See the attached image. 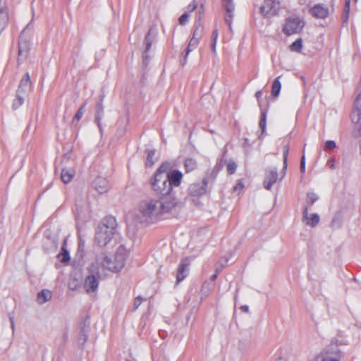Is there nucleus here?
Returning a JSON list of instances; mask_svg holds the SVG:
<instances>
[{
    "label": "nucleus",
    "instance_id": "nucleus-1",
    "mask_svg": "<svg viewBox=\"0 0 361 361\" xmlns=\"http://www.w3.org/2000/svg\"><path fill=\"white\" fill-rule=\"evenodd\" d=\"M139 212L141 214L140 217H135L134 219L128 220L127 232L130 238H134L136 234L137 228L133 221L142 223H152L157 221L161 216L159 204V199L147 198L142 200L139 206Z\"/></svg>",
    "mask_w": 361,
    "mask_h": 361
},
{
    "label": "nucleus",
    "instance_id": "nucleus-2",
    "mask_svg": "<svg viewBox=\"0 0 361 361\" xmlns=\"http://www.w3.org/2000/svg\"><path fill=\"white\" fill-rule=\"evenodd\" d=\"M116 221L113 216L104 218L96 231L95 243L102 247L107 245L116 233Z\"/></svg>",
    "mask_w": 361,
    "mask_h": 361
},
{
    "label": "nucleus",
    "instance_id": "nucleus-3",
    "mask_svg": "<svg viewBox=\"0 0 361 361\" xmlns=\"http://www.w3.org/2000/svg\"><path fill=\"white\" fill-rule=\"evenodd\" d=\"M128 255V251L124 246L121 245L117 248L114 258L104 257L102 264L111 271H119L123 268Z\"/></svg>",
    "mask_w": 361,
    "mask_h": 361
},
{
    "label": "nucleus",
    "instance_id": "nucleus-4",
    "mask_svg": "<svg viewBox=\"0 0 361 361\" xmlns=\"http://www.w3.org/2000/svg\"><path fill=\"white\" fill-rule=\"evenodd\" d=\"M341 351L338 340L333 338L329 345L322 349L314 358L313 361H341Z\"/></svg>",
    "mask_w": 361,
    "mask_h": 361
},
{
    "label": "nucleus",
    "instance_id": "nucleus-5",
    "mask_svg": "<svg viewBox=\"0 0 361 361\" xmlns=\"http://www.w3.org/2000/svg\"><path fill=\"white\" fill-rule=\"evenodd\" d=\"M89 274L85 277L83 287L87 293H96L101 278L99 263H92L88 268Z\"/></svg>",
    "mask_w": 361,
    "mask_h": 361
},
{
    "label": "nucleus",
    "instance_id": "nucleus-6",
    "mask_svg": "<svg viewBox=\"0 0 361 361\" xmlns=\"http://www.w3.org/2000/svg\"><path fill=\"white\" fill-rule=\"evenodd\" d=\"M152 189L158 192L166 195L171 192L169 178L166 174H159L155 173L153 180L151 183Z\"/></svg>",
    "mask_w": 361,
    "mask_h": 361
},
{
    "label": "nucleus",
    "instance_id": "nucleus-7",
    "mask_svg": "<svg viewBox=\"0 0 361 361\" xmlns=\"http://www.w3.org/2000/svg\"><path fill=\"white\" fill-rule=\"evenodd\" d=\"M159 204L162 215L174 209L178 204V201L171 192L170 193H166V195L161 194V198L159 199Z\"/></svg>",
    "mask_w": 361,
    "mask_h": 361
},
{
    "label": "nucleus",
    "instance_id": "nucleus-8",
    "mask_svg": "<svg viewBox=\"0 0 361 361\" xmlns=\"http://www.w3.org/2000/svg\"><path fill=\"white\" fill-rule=\"evenodd\" d=\"M280 10L278 0H265L260 7L261 13L266 18L276 16Z\"/></svg>",
    "mask_w": 361,
    "mask_h": 361
},
{
    "label": "nucleus",
    "instance_id": "nucleus-9",
    "mask_svg": "<svg viewBox=\"0 0 361 361\" xmlns=\"http://www.w3.org/2000/svg\"><path fill=\"white\" fill-rule=\"evenodd\" d=\"M304 23L298 18H288L284 25L283 32L287 35H290L299 32L302 30Z\"/></svg>",
    "mask_w": 361,
    "mask_h": 361
},
{
    "label": "nucleus",
    "instance_id": "nucleus-10",
    "mask_svg": "<svg viewBox=\"0 0 361 361\" xmlns=\"http://www.w3.org/2000/svg\"><path fill=\"white\" fill-rule=\"evenodd\" d=\"M208 180L204 178L202 181L195 182L189 185L188 195L191 197H199L206 192Z\"/></svg>",
    "mask_w": 361,
    "mask_h": 361
},
{
    "label": "nucleus",
    "instance_id": "nucleus-11",
    "mask_svg": "<svg viewBox=\"0 0 361 361\" xmlns=\"http://www.w3.org/2000/svg\"><path fill=\"white\" fill-rule=\"evenodd\" d=\"M319 216L316 213H313L309 215L307 207L304 206L302 221L305 224V225L310 227H314L319 224Z\"/></svg>",
    "mask_w": 361,
    "mask_h": 361
},
{
    "label": "nucleus",
    "instance_id": "nucleus-12",
    "mask_svg": "<svg viewBox=\"0 0 361 361\" xmlns=\"http://www.w3.org/2000/svg\"><path fill=\"white\" fill-rule=\"evenodd\" d=\"M279 174L276 169H270L267 170L264 180V187L270 190L272 185L278 180Z\"/></svg>",
    "mask_w": 361,
    "mask_h": 361
},
{
    "label": "nucleus",
    "instance_id": "nucleus-13",
    "mask_svg": "<svg viewBox=\"0 0 361 361\" xmlns=\"http://www.w3.org/2000/svg\"><path fill=\"white\" fill-rule=\"evenodd\" d=\"M310 13L317 18L324 19L329 15V8L323 4H318L310 9Z\"/></svg>",
    "mask_w": 361,
    "mask_h": 361
},
{
    "label": "nucleus",
    "instance_id": "nucleus-14",
    "mask_svg": "<svg viewBox=\"0 0 361 361\" xmlns=\"http://www.w3.org/2000/svg\"><path fill=\"white\" fill-rule=\"evenodd\" d=\"M167 177L169 178V183L170 184L171 190H173V187H178L180 185L183 173L178 170H172L169 173H167Z\"/></svg>",
    "mask_w": 361,
    "mask_h": 361
},
{
    "label": "nucleus",
    "instance_id": "nucleus-15",
    "mask_svg": "<svg viewBox=\"0 0 361 361\" xmlns=\"http://www.w3.org/2000/svg\"><path fill=\"white\" fill-rule=\"evenodd\" d=\"M9 20L8 11L6 3L0 0V34L7 26Z\"/></svg>",
    "mask_w": 361,
    "mask_h": 361
},
{
    "label": "nucleus",
    "instance_id": "nucleus-16",
    "mask_svg": "<svg viewBox=\"0 0 361 361\" xmlns=\"http://www.w3.org/2000/svg\"><path fill=\"white\" fill-rule=\"evenodd\" d=\"M222 3L226 12L225 22L228 25L229 28L231 29L232 18L233 17V13L235 10L233 0H222Z\"/></svg>",
    "mask_w": 361,
    "mask_h": 361
},
{
    "label": "nucleus",
    "instance_id": "nucleus-17",
    "mask_svg": "<svg viewBox=\"0 0 361 361\" xmlns=\"http://www.w3.org/2000/svg\"><path fill=\"white\" fill-rule=\"evenodd\" d=\"M31 89L30 75L26 73L21 78L16 93L26 95Z\"/></svg>",
    "mask_w": 361,
    "mask_h": 361
},
{
    "label": "nucleus",
    "instance_id": "nucleus-18",
    "mask_svg": "<svg viewBox=\"0 0 361 361\" xmlns=\"http://www.w3.org/2000/svg\"><path fill=\"white\" fill-rule=\"evenodd\" d=\"M25 30H23L20 36L18 42V60L20 57H25L29 51V42L25 38Z\"/></svg>",
    "mask_w": 361,
    "mask_h": 361
},
{
    "label": "nucleus",
    "instance_id": "nucleus-19",
    "mask_svg": "<svg viewBox=\"0 0 361 361\" xmlns=\"http://www.w3.org/2000/svg\"><path fill=\"white\" fill-rule=\"evenodd\" d=\"M94 189L100 194L104 193L110 188L109 180L103 177H97L93 183Z\"/></svg>",
    "mask_w": 361,
    "mask_h": 361
},
{
    "label": "nucleus",
    "instance_id": "nucleus-20",
    "mask_svg": "<svg viewBox=\"0 0 361 361\" xmlns=\"http://www.w3.org/2000/svg\"><path fill=\"white\" fill-rule=\"evenodd\" d=\"M103 97L101 98L100 102H99L96 105V113H95V122L97 123L100 132H102V119L104 116V106L102 104Z\"/></svg>",
    "mask_w": 361,
    "mask_h": 361
},
{
    "label": "nucleus",
    "instance_id": "nucleus-21",
    "mask_svg": "<svg viewBox=\"0 0 361 361\" xmlns=\"http://www.w3.org/2000/svg\"><path fill=\"white\" fill-rule=\"evenodd\" d=\"M52 298V293L48 289H43L37 293V302L39 305H43L49 301Z\"/></svg>",
    "mask_w": 361,
    "mask_h": 361
},
{
    "label": "nucleus",
    "instance_id": "nucleus-22",
    "mask_svg": "<svg viewBox=\"0 0 361 361\" xmlns=\"http://www.w3.org/2000/svg\"><path fill=\"white\" fill-rule=\"evenodd\" d=\"M188 264L183 262L180 264L176 275L177 283L182 281L186 277L188 272Z\"/></svg>",
    "mask_w": 361,
    "mask_h": 361
},
{
    "label": "nucleus",
    "instance_id": "nucleus-23",
    "mask_svg": "<svg viewBox=\"0 0 361 361\" xmlns=\"http://www.w3.org/2000/svg\"><path fill=\"white\" fill-rule=\"evenodd\" d=\"M75 176V170L72 168L63 169L61 171V178L64 183H70Z\"/></svg>",
    "mask_w": 361,
    "mask_h": 361
},
{
    "label": "nucleus",
    "instance_id": "nucleus-24",
    "mask_svg": "<svg viewBox=\"0 0 361 361\" xmlns=\"http://www.w3.org/2000/svg\"><path fill=\"white\" fill-rule=\"evenodd\" d=\"M197 166V163L195 159L192 158H187L185 159L184 167L187 173L194 171Z\"/></svg>",
    "mask_w": 361,
    "mask_h": 361
},
{
    "label": "nucleus",
    "instance_id": "nucleus-25",
    "mask_svg": "<svg viewBox=\"0 0 361 361\" xmlns=\"http://www.w3.org/2000/svg\"><path fill=\"white\" fill-rule=\"evenodd\" d=\"M58 259L63 263H67L70 261L71 257L68 250L66 248L65 243L61 247V250L58 255Z\"/></svg>",
    "mask_w": 361,
    "mask_h": 361
},
{
    "label": "nucleus",
    "instance_id": "nucleus-26",
    "mask_svg": "<svg viewBox=\"0 0 361 361\" xmlns=\"http://www.w3.org/2000/svg\"><path fill=\"white\" fill-rule=\"evenodd\" d=\"M288 152H289V146H288V145H285L283 147V167L281 172V178H283L286 173V170L287 168Z\"/></svg>",
    "mask_w": 361,
    "mask_h": 361
},
{
    "label": "nucleus",
    "instance_id": "nucleus-27",
    "mask_svg": "<svg viewBox=\"0 0 361 361\" xmlns=\"http://www.w3.org/2000/svg\"><path fill=\"white\" fill-rule=\"evenodd\" d=\"M199 43H200V41H197V39H193L192 38L190 39L189 44L188 45V47L186 49L185 59H184V62L183 63V65H185L186 63L187 56H188V54H190V51L194 50L198 46Z\"/></svg>",
    "mask_w": 361,
    "mask_h": 361
},
{
    "label": "nucleus",
    "instance_id": "nucleus-28",
    "mask_svg": "<svg viewBox=\"0 0 361 361\" xmlns=\"http://www.w3.org/2000/svg\"><path fill=\"white\" fill-rule=\"evenodd\" d=\"M173 166L170 162L165 161L161 164V166L158 168L156 173L159 174H167L169 173L172 169Z\"/></svg>",
    "mask_w": 361,
    "mask_h": 361
},
{
    "label": "nucleus",
    "instance_id": "nucleus-29",
    "mask_svg": "<svg viewBox=\"0 0 361 361\" xmlns=\"http://www.w3.org/2000/svg\"><path fill=\"white\" fill-rule=\"evenodd\" d=\"M156 151L155 149H149L147 150V156L146 159V166H152L154 165L156 158H155Z\"/></svg>",
    "mask_w": 361,
    "mask_h": 361
},
{
    "label": "nucleus",
    "instance_id": "nucleus-30",
    "mask_svg": "<svg viewBox=\"0 0 361 361\" xmlns=\"http://www.w3.org/2000/svg\"><path fill=\"white\" fill-rule=\"evenodd\" d=\"M219 36V32L217 29L213 30L212 37H211V49L212 52L216 54V43L217 39Z\"/></svg>",
    "mask_w": 361,
    "mask_h": 361
},
{
    "label": "nucleus",
    "instance_id": "nucleus-31",
    "mask_svg": "<svg viewBox=\"0 0 361 361\" xmlns=\"http://www.w3.org/2000/svg\"><path fill=\"white\" fill-rule=\"evenodd\" d=\"M280 77L276 78L273 82L271 87V94L274 97H277L279 94L281 85L279 81Z\"/></svg>",
    "mask_w": 361,
    "mask_h": 361
},
{
    "label": "nucleus",
    "instance_id": "nucleus-32",
    "mask_svg": "<svg viewBox=\"0 0 361 361\" xmlns=\"http://www.w3.org/2000/svg\"><path fill=\"white\" fill-rule=\"evenodd\" d=\"M25 95L16 93V97L13 102L12 107L13 109H18L24 103V97Z\"/></svg>",
    "mask_w": 361,
    "mask_h": 361
},
{
    "label": "nucleus",
    "instance_id": "nucleus-33",
    "mask_svg": "<svg viewBox=\"0 0 361 361\" xmlns=\"http://www.w3.org/2000/svg\"><path fill=\"white\" fill-rule=\"evenodd\" d=\"M302 48V40L301 38L296 39L290 46V49L292 51H295V52H298V53L301 51Z\"/></svg>",
    "mask_w": 361,
    "mask_h": 361
},
{
    "label": "nucleus",
    "instance_id": "nucleus-34",
    "mask_svg": "<svg viewBox=\"0 0 361 361\" xmlns=\"http://www.w3.org/2000/svg\"><path fill=\"white\" fill-rule=\"evenodd\" d=\"M152 34H154L153 33V30L150 29L148 31V32L146 35V36H145V45H146L145 52H147L148 51H149V49L151 48V46H152V42H153V37H151V35Z\"/></svg>",
    "mask_w": 361,
    "mask_h": 361
},
{
    "label": "nucleus",
    "instance_id": "nucleus-35",
    "mask_svg": "<svg viewBox=\"0 0 361 361\" xmlns=\"http://www.w3.org/2000/svg\"><path fill=\"white\" fill-rule=\"evenodd\" d=\"M355 109L357 111V121H358L360 118L361 115V92L357 94L355 101Z\"/></svg>",
    "mask_w": 361,
    "mask_h": 361
},
{
    "label": "nucleus",
    "instance_id": "nucleus-36",
    "mask_svg": "<svg viewBox=\"0 0 361 361\" xmlns=\"http://www.w3.org/2000/svg\"><path fill=\"white\" fill-rule=\"evenodd\" d=\"M267 114L265 111H261V118L259 121V127L262 129V132L264 133L266 130V124H267Z\"/></svg>",
    "mask_w": 361,
    "mask_h": 361
},
{
    "label": "nucleus",
    "instance_id": "nucleus-37",
    "mask_svg": "<svg viewBox=\"0 0 361 361\" xmlns=\"http://www.w3.org/2000/svg\"><path fill=\"white\" fill-rule=\"evenodd\" d=\"M202 36V29L200 27V25L196 26L195 29L193 31L192 39H197L200 41Z\"/></svg>",
    "mask_w": 361,
    "mask_h": 361
},
{
    "label": "nucleus",
    "instance_id": "nucleus-38",
    "mask_svg": "<svg viewBox=\"0 0 361 361\" xmlns=\"http://www.w3.org/2000/svg\"><path fill=\"white\" fill-rule=\"evenodd\" d=\"M318 198L319 197L317 194L314 192H309L307 195L306 202L310 205H312L318 200Z\"/></svg>",
    "mask_w": 361,
    "mask_h": 361
},
{
    "label": "nucleus",
    "instance_id": "nucleus-39",
    "mask_svg": "<svg viewBox=\"0 0 361 361\" xmlns=\"http://www.w3.org/2000/svg\"><path fill=\"white\" fill-rule=\"evenodd\" d=\"M85 104H84L83 105H82L79 109L78 110L75 117H74V120H76V121H80L81 119V118L82 117L85 111Z\"/></svg>",
    "mask_w": 361,
    "mask_h": 361
},
{
    "label": "nucleus",
    "instance_id": "nucleus-40",
    "mask_svg": "<svg viewBox=\"0 0 361 361\" xmlns=\"http://www.w3.org/2000/svg\"><path fill=\"white\" fill-rule=\"evenodd\" d=\"M237 165L234 161H229L227 164L226 169L229 174H233L236 170Z\"/></svg>",
    "mask_w": 361,
    "mask_h": 361
},
{
    "label": "nucleus",
    "instance_id": "nucleus-41",
    "mask_svg": "<svg viewBox=\"0 0 361 361\" xmlns=\"http://www.w3.org/2000/svg\"><path fill=\"white\" fill-rule=\"evenodd\" d=\"M349 9H350V0H345V15L343 16V21L344 22L348 21Z\"/></svg>",
    "mask_w": 361,
    "mask_h": 361
},
{
    "label": "nucleus",
    "instance_id": "nucleus-42",
    "mask_svg": "<svg viewBox=\"0 0 361 361\" xmlns=\"http://www.w3.org/2000/svg\"><path fill=\"white\" fill-rule=\"evenodd\" d=\"M189 14L188 13H185L181 15L178 19L179 23L182 25H185L188 21Z\"/></svg>",
    "mask_w": 361,
    "mask_h": 361
},
{
    "label": "nucleus",
    "instance_id": "nucleus-43",
    "mask_svg": "<svg viewBox=\"0 0 361 361\" xmlns=\"http://www.w3.org/2000/svg\"><path fill=\"white\" fill-rule=\"evenodd\" d=\"M336 142L333 140H328L325 143V149H333L336 148Z\"/></svg>",
    "mask_w": 361,
    "mask_h": 361
},
{
    "label": "nucleus",
    "instance_id": "nucleus-44",
    "mask_svg": "<svg viewBox=\"0 0 361 361\" xmlns=\"http://www.w3.org/2000/svg\"><path fill=\"white\" fill-rule=\"evenodd\" d=\"M197 6V4L195 1H193L191 4H190L188 7H187V9L189 12H192L194 10L196 9Z\"/></svg>",
    "mask_w": 361,
    "mask_h": 361
},
{
    "label": "nucleus",
    "instance_id": "nucleus-45",
    "mask_svg": "<svg viewBox=\"0 0 361 361\" xmlns=\"http://www.w3.org/2000/svg\"><path fill=\"white\" fill-rule=\"evenodd\" d=\"M300 171L304 173L305 171V155H303L301 158L300 161Z\"/></svg>",
    "mask_w": 361,
    "mask_h": 361
},
{
    "label": "nucleus",
    "instance_id": "nucleus-46",
    "mask_svg": "<svg viewBox=\"0 0 361 361\" xmlns=\"http://www.w3.org/2000/svg\"><path fill=\"white\" fill-rule=\"evenodd\" d=\"M141 303H142V298L140 296L137 297L134 300L135 309H137L138 307L141 305Z\"/></svg>",
    "mask_w": 361,
    "mask_h": 361
},
{
    "label": "nucleus",
    "instance_id": "nucleus-47",
    "mask_svg": "<svg viewBox=\"0 0 361 361\" xmlns=\"http://www.w3.org/2000/svg\"><path fill=\"white\" fill-rule=\"evenodd\" d=\"M262 95V92L260 90L257 91L255 93V97L257 99L259 104H260V99H261Z\"/></svg>",
    "mask_w": 361,
    "mask_h": 361
},
{
    "label": "nucleus",
    "instance_id": "nucleus-48",
    "mask_svg": "<svg viewBox=\"0 0 361 361\" xmlns=\"http://www.w3.org/2000/svg\"><path fill=\"white\" fill-rule=\"evenodd\" d=\"M328 164L329 165L330 168L331 169H335L336 167V165H335V160L331 159H330L329 161H328Z\"/></svg>",
    "mask_w": 361,
    "mask_h": 361
},
{
    "label": "nucleus",
    "instance_id": "nucleus-49",
    "mask_svg": "<svg viewBox=\"0 0 361 361\" xmlns=\"http://www.w3.org/2000/svg\"><path fill=\"white\" fill-rule=\"evenodd\" d=\"M243 188V185L242 183H238L235 187H234V190H241L242 188Z\"/></svg>",
    "mask_w": 361,
    "mask_h": 361
},
{
    "label": "nucleus",
    "instance_id": "nucleus-50",
    "mask_svg": "<svg viewBox=\"0 0 361 361\" xmlns=\"http://www.w3.org/2000/svg\"><path fill=\"white\" fill-rule=\"evenodd\" d=\"M241 310L245 312H247L249 311V307L247 305H243L241 307Z\"/></svg>",
    "mask_w": 361,
    "mask_h": 361
},
{
    "label": "nucleus",
    "instance_id": "nucleus-51",
    "mask_svg": "<svg viewBox=\"0 0 361 361\" xmlns=\"http://www.w3.org/2000/svg\"><path fill=\"white\" fill-rule=\"evenodd\" d=\"M69 288L72 290L76 289V285H71V283H69Z\"/></svg>",
    "mask_w": 361,
    "mask_h": 361
},
{
    "label": "nucleus",
    "instance_id": "nucleus-52",
    "mask_svg": "<svg viewBox=\"0 0 361 361\" xmlns=\"http://www.w3.org/2000/svg\"><path fill=\"white\" fill-rule=\"evenodd\" d=\"M9 320L11 322V323H14V318H13V317L10 316L9 317Z\"/></svg>",
    "mask_w": 361,
    "mask_h": 361
},
{
    "label": "nucleus",
    "instance_id": "nucleus-53",
    "mask_svg": "<svg viewBox=\"0 0 361 361\" xmlns=\"http://www.w3.org/2000/svg\"><path fill=\"white\" fill-rule=\"evenodd\" d=\"M11 327L12 331H13H13H14V330H15V324H14V323H11Z\"/></svg>",
    "mask_w": 361,
    "mask_h": 361
},
{
    "label": "nucleus",
    "instance_id": "nucleus-54",
    "mask_svg": "<svg viewBox=\"0 0 361 361\" xmlns=\"http://www.w3.org/2000/svg\"><path fill=\"white\" fill-rule=\"evenodd\" d=\"M216 276H217V274H215L212 275V280H215V279H216Z\"/></svg>",
    "mask_w": 361,
    "mask_h": 361
},
{
    "label": "nucleus",
    "instance_id": "nucleus-55",
    "mask_svg": "<svg viewBox=\"0 0 361 361\" xmlns=\"http://www.w3.org/2000/svg\"><path fill=\"white\" fill-rule=\"evenodd\" d=\"M86 340V336L84 335V338H83V342H85Z\"/></svg>",
    "mask_w": 361,
    "mask_h": 361
},
{
    "label": "nucleus",
    "instance_id": "nucleus-56",
    "mask_svg": "<svg viewBox=\"0 0 361 361\" xmlns=\"http://www.w3.org/2000/svg\"><path fill=\"white\" fill-rule=\"evenodd\" d=\"M355 1H357V0H355Z\"/></svg>",
    "mask_w": 361,
    "mask_h": 361
}]
</instances>
